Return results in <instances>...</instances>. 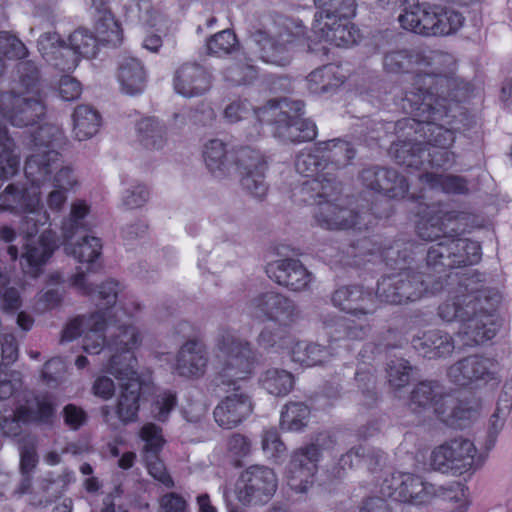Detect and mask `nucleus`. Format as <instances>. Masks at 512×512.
<instances>
[{
    "label": "nucleus",
    "mask_w": 512,
    "mask_h": 512,
    "mask_svg": "<svg viewBox=\"0 0 512 512\" xmlns=\"http://www.w3.org/2000/svg\"><path fill=\"white\" fill-rule=\"evenodd\" d=\"M512 406V396L507 392L500 394L496 409L489 420V437L495 438L503 429L506 419L510 414Z\"/></svg>",
    "instance_id": "54"
},
{
    "label": "nucleus",
    "mask_w": 512,
    "mask_h": 512,
    "mask_svg": "<svg viewBox=\"0 0 512 512\" xmlns=\"http://www.w3.org/2000/svg\"><path fill=\"white\" fill-rule=\"evenodd\" d=\"M380 492L395 501L413 505L426 503L433 495L432 486L411 473H397L385 478Z\"/></svg>",
    "instance_id": "19"
},
{
    "label": "nucleus",
    "mask_w": 512,
    "mask_h": 512,
    "mask_svg": "<svg viewBox=\"0 0 512 512\" xmlns=\"http://www.w3.org/2000/svg\"><path fill=\"white\" fill-rule=\"evenodd\" d=\"M332 356L328 347L307 341H298L292 347L291 357L294 362L305 366L323 364Z\"/></svg>",
    "instance_id": "41"
},
{
    "label": "nucleus",
    "mask_w": 512,
    "mask_h": 512,
    "mask_svg": "<svg viewBox=\"0 0 512 512\" xmlns=\"http://www.w3.org/2000/svg\"><path fill=\"white\" fill-rule=\"evenodd\" d=\"M320 152H309L302 151L299 153L295 160L296 171L308 178H311L303 182L301 186V194L303 198L310 197H323L331 195L330 192L337 190V181L335 177L330 176V172L327 169H323L325 166V160L323 154Z\"/></svg>",
    "instance_id": "15"
},
{
    "label": "nucleus",
    "mask_w": 512,
    "mask_h": 512,
    "mask_svg": "<svg viewBox=\"0 0 512 512\" xmlns=\"http://www.w3.org/2000/svg\"><path fill=\"white\" fill-rule=\"evenodd\" d=\"M340 192V184L337 182V190L330 192L331 195L323 197H315L311 199L309 196L303 198L304 201L310 204H317L318 207L314 212L316 223L328 230L348 229L358 226L359 229L366 227V223L361 222L362 216L357 214L352 209L344 207L338 203L341 201L339 198H333Z\"/></svg>",
    "instance_id": "17"
},
{
    "label": "nucleus",
    "mask_w": 512,
    "mask_h": 512,
    "mask_svg": "<svg viewBox=\"0 0 512 512\" xmlns=\"http://www.w3.org/2000/svg\"><path fill=\"white\" fill-rule=\"evenodd\" d=\"M116 79L123 94L135 96L144 92L148 73L139 59L123 57L118 63Z\"/></svg>",
    "instance_id": "30"
},
{
    "label": "nucleus",
    "mask_w": 512,
    "mask_h": 512,
    "mask_svg": "<svg viewBox=\"0 0 512 512\" xmlns=\"http://www.w3.org/2000/svg\"><path fill=\"white\" fill-rule=\"evenodd\" d=\"M237 46V39L235 34L229 30H223L211 38H209L206 42V48L209 54L222 56L228 55L234 51Z\"/></svg>",
    "instance_id": "55"
},
{
    "label": "nucleus",
    "mask_w": 512,
    "mask_h": 512,
    "mask_svg": "<svg viewBox=\"0 0 512 512\" xmlns=\"http://www.w3.org/2000/svg\"><path fill=\"white\" fill-rule=\"evenodd\" d=\"M279 327H265L257 337V343L263 348H284L289 344V333Z\"/></svg>",
    "instance_id": "57"
},
{
    "label": "nucleus",
    "mask_w": 512,
    "mask_h": 512,
    "mask_svg": "<svg viewBox=\"0 0 512 512\" xmlns=\"http://www.w3.org/2000/svg\"><path fill=\"white\" fill-rule=\"evenodd\" d=\"M443 497L453 501L457 504L456 511L457 512H465L468 505V493L467 488L461 484L460 482H453L442 488Z\"/></svg>",
    "instance_id": "64"
},
{
    "label": "nucleus",
    "mask_w": 512,
    "mask_h": 512,
    "mask_svg": "<svg viewBox=\"0 0 512 512\" xmlns=\"http://www.w3.org/2000/svg\"><path fill=\"white\" fill-rule=\"evenodd\" d=\"M443 289L442 276L432 280V275L424 279L423 273L404 270L383 277L377 284V297L386 303L404 304L420 299L425 292L437 293Z\"/></svg>",
    "instance_id": "9"
},
{
    "label": "nucleus",
    "mask_w": 512,
    "mask_h": 512,
    "mask_svg": "<svg viewBox=\"0 0 512 512\" xmlns=\"http://www.w3.org/2000/svg\"><path fill=\"white\" fill-rule=\"evenodd\" d=\"M309 407L302 402H289L281 412L280 425L288 431H301L308 422Z\"/></svg>",
    "instance_id": "47"
},
{
    "label": "nucleus",
    "mask_w": 512,
    "mask_h": 512,
    "mask_svg": "<svg viewBox=\"0 0 512 512\" xmlns=\"http://www.w3.org/2000/svg\"><path fill=\"white\" fill-rule=\"evenodd\" d=\"M317 152L324 156L325 166L333 176V171L346 167L355 156V150L350 143L341 139L319 142Z\"/></svg>",
    "instance_id": "36"
},
{
    "label": "nucleus",
    "mask_w": 512,
    "mask_h": 512,
    "mask_svg": "<svg viewBox=\"0 0 512 512\" xmlns=\"http://www.w3.org/2000/svg\"><path fill=\"white\" fill-rule=\"evenodd\" d=\"M261 444L264 453L270 458H278L286 450L278 431L274 428L263 431Z\"/></svg>",
    "instance_id": "62"
},
{
    "label": "nucleus",
    "mask_w": 512,
    "mask_h": 512,
    "mask_svg": "<svg viewBox=\"0 0 512 512\" xmlns=\"http://www.w3.org/2000/svg\"><path fill=\"white\" fill-rule=\"evenodd\" d=\"M319 11L315 18H351L356 12L355 0H314Z\"/></svg>",
    "instance_id": "51"
},
{
    "label": "nucleus",
    "mask_w": 512,
    "mask_h": 512,
    "mask_svg": "<svg viewBox=\"0 0 512 512\" xmlns=\"http://www.w3.org/2000/svg\"><path fill=\"white\" fill-rule=\"evenodd\" d=\"M90 205L84 200H76L71 204L69 216L62 223V236L75 237L80 230L87 227Z\"/></svg>",
    "instance_id": "46"
},
{
    "label": "nucleus",
    "mask_w": 512,
    "mask_h": 512,
    "mask_svg": "<svg viewBox=\"0 0 512 512\" xmlns=\"http://www.w3.org/2000/svg\"><path fill=\"white\" fill-rule=\"evenodd\" d=\"M266 273L271 280L291 291L306 290L313 281V275L300 260L294 258L278 259L268 263Z\"/></svg>",
    "instance_id": "24"
},
{
    "label": "nucleus",
    "mask_w": 512,
    "mask_h": 512,
    "mask_svg": "<svg viewBox=\"0 0 512 512\" xmlns=\"http://www.w3.org/2000/svg\"><path fill=\"white\" fill-rule=\"evenodd\" d=\"M75 237H63L64 251L80 264L86 265L88 271H93L101 256V240L95 236L85 235L74 241Z\"/></svg>",
    "instance_id": "33"
},
{
    "label": "nucleus",
    "mask_w": 512,
    "mask_h": 512,
    "mask_svg": "<svg viewBox=\"0 0 512 512\" xmlns=\"http://www.w3.org/2000/svg\"><path fill=\"white\" fill-rule=\"evenodd\" d=\"M498 363L492 358L478 355L463 358L448 369L449 379L457 385L466 386L476 381L488 382L495 380Z\"/></svg>",
    "instance_id": "22"
},
{
    "label": "nucleus",
    "mask_w": 512,
    "mask_h": 512,
    "mask_svg": "<svg viewBox=\"0 0 512 512\" xmlns=\"http://www.w3.org/2000/svg\"><path fill=\"white\" fill-rule=\"evenodd\" d=\"M398 19L404 29L423 36L450 35L464 22L459 12L430 3L412 5Z\"/></svg>",
    "instance_id": "8"
},
{
    "label": "nucleus",
    "mask_w": 512,
    "mask_h": 512,
    "mask_svg": "<svg viewBox=\"0 0 512 512\" xmlns=\"http://www.w3.org/2000/svg\"><path fill=\"white\" fill-rule=\"evenodd\" d=\"M344 78L338 66L329 64L312 71L307 77V85L313 94L329 93L340 87Z\"/></svg>",
    "instance_id": "38"
},
{
    "label": "nucleus",
    "mask_w": 512,
    "mask_h": 512,
    "mask_svg": "<svg viewBox=\"0 0 512 512\" xmlns=\"http://www.w3.org/2000/svg\"><path fill=\"white\" fill-rule=\"evenodd\" d=\"M412 367L405 359H395L390 361L387 368L389 385L398 390L406 386L411 377Z\"/></svg>",
    "instance_id": "56"
},
{
    "label": "nucleus",
    "mask_w": 512,
    "mask_h": 512,
    "mask_svg": "<svg viewBox=\"0 0 512 512\" xmlns=\"http://www.w3.org/2000/svg\"><path fill=\"white\" fill-rule=\"evenodd\" d=\"M127 17L131 21H138L143 30H150L158 24V13L154 10L150 0H137L127 8Z\"/></svg>",
    "instance_id": "52"
},
{
    "label": "nucleus",
    "mask_w": 512,
    "mask_h": 512,
    "mask_svg": "<svg viewBox=\"0 0 512 512\" xmlns=\"http://www.w3.org/2000/svg\"><path fill=\"white\" fill-rule=\"evenodd\" d=\"M141 439L144 441L143 458L149 474L156 480L160 479V435L158 427L154 424L143 426Z\"/></svg>",
    "instance_id": "39"
},
{
    "label": "nucleus",
    "mask_w": 512,
    "mask_h": 512,
    "mask_svg": "<svg viewBox=\"0 0 512 512\" xmlns=\"http://www.w3.org/2000/svg\"><path fill=\"white\" fill-rule=\"evenodd\" d=\"M300 317V310L294 300L288 296L278 293L272 310L268 316L269 321L277 323L279 326H291Z\"/></svg>",
    "instance_id": "45"
},
{
    "label": "nucleus",
    "mask_w": 512,
    "mask_h": 512,
    "mask_svg": "<svg viewBox=\"0 0 512 512\" xmlns=\"http://www.w3.org/2000/svg\"><path fill=\"white\" fill-rule=\"evenodd\" d=\"M64 47H67V44L60 39L57 33H44L38 40V50L43 59L62 71H65L62 66L66 59Z\"/></svg>",
    "instance_id": "42"
},
{
    "label": "nucleus",
    "mask_w": 512,
    "mask_h": 512,
    "mask_svg": "<svg viewBox=\"0 0 512 512\" xmlns=\"http://www.w3.org/2000/svg\"><path fill=\"white\" fill-rule=\"evenodd\" d=\"M420 83L429 84V88L435 90L422 93V87L419 86L405 93L402 107L413 116L408 122L411 127L417 125L416 132L423 134L426 140L424 143L450 146L454 142V132L436 121L448 116V97L451 96L454 80L450 76L426 75L417 77L416 84Z\"/></svg>",
    "instance_id": "4"
},
{
    "label": "nucleus",
    "mask_w": 512,
    "mask_h": 512,
    "mask_svg": "<svg viewBox=\"0 0 512 512\" xmlns=\"http://www.w3.org/2000/svg\"><path fill=\"white\" fill-rule=\"evenodd\" d=\"M318 449L307 445L297 449L286 469L288 485L297 492H306L317 470Z\"/></svg>",
    "instance_id": "25"
},
{
    "label": "nucleus",
    "mask_w": 512,
    "mask_h": 512,
    "mask_svg": "<svg viewBox=\"0 0 512 512\" xmlns=\"http://www.w3.org/2000/svg\"><path fill=\"white\" fill-rule=\"evenodd\" d=\"M119 283L114 280L99 286L97 294L101 301L94 313L88 317H80L70 321L62 334V342L71 341L77 336L82 337V347L89 354H98L105 343L104 331L111 330V342L108 344L112 352L105 367L107 371L114 355H118V367H124L126 351L132 352L139 343V334L129 323L131 312L116 303Z\"/></svg>",
    "instance_id": "2"
},
{
    "label": "nucleus",
    "mask_w": 512,
    "mask_h": 512,
    "mask_svg": "<svg viewBox=\"0 0 512 512\" xmlns=\"http://www.w3.org/2000/svg\"><path fill=\"white\" fill-rule=\"evenodd\" d=\"M457 217L456 211H449L441 204L427 206L418 221L417 234L425 241H441L445 236H451L447 232V224Z\"/></svg>",
    "instance_id": "29"
},
{
    "label": "nucleus",
    "mask_w": 512,
    "mask_h": 512,
    "mask_svg": "<svg viewBox=\"0 0 512 512\" xmlns=\"http://www.w3.org/2000/svg\"><path fill=\"white\" fill-rule=\"evenodd\" d=\"M257 71L252 63L234 64L227 68L225 77L236 85L247 84L256 77Z\"/></svg>",
    "instance_id": "63"
},
{
    "label": "nucleus",
    "mask_w": 512,
    "mask_h": 512,
    "mask_svg": "<svg viewBox=\"0 0 512 512\" xmlns=\"http://www.w3.org/2000/svg\"><path fill=\"white\" fill-rule=\"evenodd\" d=\"M19 79L11 92L0 95V114L11 125H34L46 113L43 86L36 66L25 61L18 64Z\"/></svg>",
    "instance_id": "5"
},
{
    "label": "nucleus",
    "mask_w": 512,
    "mask_h": 512,
    "mask_svg": "<svg viewBox=\"0 0 512 512\" xmlns=\"http://www.w3.org/2000/svg\"><path fill=\"white\" fill-rule=\"evenodd\" d=\"M452 63L453 58L450 54L430 50L415 54H408L406 51H395L388 53L384 58V67L389 72L405 71L412 66L418 68L419 72L413 77L412 87L407 92L419 86L422 87V93L434 91L435 89L429 88V84H416L417 77L426 75L434 77L448 76L444 72Z\"/></svg>",
    "instance_id": "11"
},
{
    "label": "nucleus",
    "mask_w": 512,
    "mask_h": 512,
    "mask_svg": "<svg viewBox=\"0 0 512 512\" xmlns=\"http://www.w3.org/2000/svg\"><path fill=\"white\" fill-rule=\"evenodd\" d=\"M305 39L301 22L279 16L251 34V53L265 63L286 66L293 58V46Z\"/></svg>",
    "instance_id": "7"
},
{
    "label": "nucleus",
    "mask_w": 512,
    "mask_h": 512,
    "mask_svg": "<svg viewBox=\"0 0 512 512\" xmlns=\"http://www.w3.org/2000/svg\"><path fill=\"white\" fill-rule=\"evenodd\" d=\"M481 257V246L478 242L451 235L429 247L426 264L428 269L440 274L447 269L475 265Z\"/></svg>",
    "instance_id": "10"
},
{
    "label": "nucleus",
    "mask_w": 512,
    "mask_h": 512,
    "mask_svg": "<svg viewBox=\"0 0 512 512\" xmlns=\"http://www.w3.org/2000/svg\"><path fill=\"white\" fill-rule=\"evenodd\" d=\"M281 111L277 115L276 133L285 141L298 143L311 141L316 137V125L301 117L304 104L301 101L289 103L284 100L280 104Z\"/></svg>",
    "instance_id": "20"
},
{
    "label": "nucleus",
    "mask_w": 512,
    "mask_h": 512,
    "mask_svg": "<svg viewBox=\"0 0 512 512\" xmlns=\"http://www.w3.org/2000/svg\"><path fill=\"white\" fill-rule=\"evenodd\" d=\"M0 52L9 59H22L27 55L25 45L7 32H0Z\"/></svg>",
    "instance_id": "60"
},
{
    "label": "nucleus",
    "mask_w": 512,
    "mask_h": 512,
    "mask_svg": "<svg viewBox=\"0 0 512 512\" xmlns=\"http://www.w3.org/2000/svg\"><path fill=\"white\" fill-rule=\"evenodd\" d=\"M124 367H118V355H114L107 372L119 381L121 392L117 399L116 413L123 423L133 422L139 410L141 383L135 370L134 353L126 351Z\"/></svg>",
    "instance_id": "12"
},
{
    "label": "nucleus",
    "mask_w": 512,
    "mask_h": 512,
    "mask_svg": "<svg viewBox=\"0 0 512 512\" xmlns=\"http://www.w3.org/2000/svg\"><path fill=\"white\" fill-rule=\"evenodd\" d=\"M54 405L48 395L34 396L15 410L0 412V431L7 436H17L22 424L48 423L54 415Z\"/></svg>",
    "instance_id": "16"
},
{
    "label": "nucleus",
    "mask_w": 512,
    "mask_h": 512,
    "mask_svg": "<svg viewBox=\"0 0 512 512\" xmlns=\"http://www.w3.org/2000/svg\"><path fill=\"white\" fill-rule=\"evenodd\" d=\"M278 292L266 291L252 297L247 304L248 314L255 319L267 320L275 305Z\"/></svg>",
    "instance_id": "53"
},
{
    "label": "nucleus",
    "mask_w": 512,
    "mask_h": 512,
    "mask_svg": "<svg viewBox=\"0 0 512 512\" xmlns=\"http://www.w3.org/2000/svg\"><path fill=\"white\" fill-rule=\"evenodd\" d=\"M448 147L422 142L414 144L402 142L393 145V150L399 164L419 169L425 163L432 167H444L452 163L454 157L448 151Z\"/></svg>",
    "instance_id": "21"
},
{
    "label": "nucleus",
    "mask_w": 512,
    "mask_h": 512,
    "mask_svg": "<svg viewBox=\"0 0 512 512\" xmlns=\"http://www.w3.org/2000/svg\"><path fill=\"white\" fill-rule=\"evenodd\" d=\"M260 384L271 395L285 396L294 386V377L285 369L272 367L262 373Z\"/></svg>",
    "instance_id": "43"
},
{
    "label": "nucleus",
    "mask_w": 512,
    "mask_h": 512,
    "mask_svg": "<svg viewBox=\"0 0 512 512\" xmlns=\"http://www.w3.org/2000/svg\"><path fill=\"white\" fill-rule=\"evenodd\" d=\"M376 298L377 294L373 295L363 287L354 285L337 289L332 296V302L341 310L361 319L375 311Z\"/></svg>",
    "instance_id": "27"
},
{
    "label": "nucleus",
    "mask_w": 512,
    "mask_h": 512,
    "mask_svg": "<svg viewBox=\"0 0 512 512\" xmlns=\"http://www.w3.org/2000/svg\"><path fill=\"white\" fill-rule=\"evenodd\" d=\"M350 18H315L313 31L320 39L336 47H348L357 42L358 30L349 21Z\"/></svg>",
    "instance_id": "28"
},
{
    "label": "nucleus",
    "mask_w": 512,
    "mask_h": 512,
    "mask_svg": "<svg viewBox=\"0 0 512 512\" xmlns=\"http://www.w3.org/2000/svg\"><path fill=\"white\" fill-rule=\"evenodd\" d=\"M277 486V476L271 468L252 465L238 478L235 494L244 506L265 505L274 496Z\"/></svg>",
    "instance_id": "14"
},
{
    "label": "nucleus",
    "mask_w": 512,
    "mask_h": 512,
    "mask_svg": "<svg viewBox=\"0 0 512 512\" xmlns=\"http://www.w3.org/2000/svg\"><path fill=\"white\" fill-rule=\"evenodd\" d=\"M226 449L232 458L240 460L250 455L252 445L245 435L233 433L227 439Z\"/></svg>",
    "instance_id": "61"
},
{
    "label": "nucleus",
    "mask_w": 512,
    "mask_h": 512,
    "mask_svg": "<svg viewBox=\"0 0 512 512\" xmlns=\"http://www.w3.org/2000/svg\"><path fill=\"white\" fill-rule=\"evenodd\" d=\"M477 454L478 450L471 440L455 438L433 449L431 466L441 473L461 475L481 465Z\"/></svg>",
    "instance_id": "13"
},
{
    "label": "nucleus",
    "mask_w": 512,
    "mask_h": 512,
    "mask_svg": "<svg viewBox=\"0 0 512 512\" xmlns=\"http://www.w3.org/2000/svg\"><path fill=\"white\" fill-rule=\"evenodd\" d=\"M208 366V352L198 341H187L180 349L176 359V371L187 378L204 375Z\"/></svg>",
    "instance_id": "32"
},
{
    "label": "nucleus",
    "mask_w": 512,
    "mask_h": 512,
    "mask_svg": "<svg viewBox=\"0 0 512 512\" xmlns=\"http://www.w3.org/2000/svg\"><path fill=\"white\" fill-rule=\"evenodd\" d=\"M216 357L221 368L216 376L218 386L232 387V391L219 401L213 411L214 420L223 429H233L253 412L250 395L239 382L252 374L254 353L250 342L240 338L235 331L221 329L215 339Z\"/></svg>",
    "instance_id": "3"
},
{
    "label": "nucleus",
    "mask_w": 512,
    "mask_h": 512,
    "mask_svg": "<svg viewBox=\"0 0 512 512\" xmlns=\"http://www.w3.org/2000/svg\"><path fill=\"white\" fill-rule=\"evenodd\" d=\"M98 45L96 37L89 31L85 29L74 31L69 36L67 47H64L66 52L64 70H74L80 57L92 58L96 56Z\"/></svg>",
    "instance_id": "34"
},
{
    "label": "nucleus",
    "mask_w": 512,
    "mask_h": 512,
    "mask_svg": "<svg viewBox=\"0 0 512 512\" xmlns=\"http://www.w3.org/2000/svg\"><path fill=\"white\" fill-rule=\"evenodd\" d=\"M98 43L117 46L122 42V30L110 12L99 15L95 24Z\"/></svg>",
    "instance_id": "48"
},
{
    "label": "nucleus",
    "mask_w": 512,
    "mask_h": 512,
    "mask_svg": "<svg viewBox=\"0 0 512 512\" xmlns=\"http://www.w3.org/2000/svg\"><path fill=\"white\" fill-rule=\"evenodd\" d=\"M232 162L241 177L243 189L256 198H263L267 192L265 181L267 165L262 154L251 147H240L233 150Z\"/></svg>",
    "instance_id": "18"
},
{
    "label": "nucleus",
    "mask_w": 512,
    "mask_h": 512,
    "mask_svg": "<svg viewBox=\"0 0 512 512\" xmlns=\"http://www.w3.org/2000/svg\"><path fill=\"white\" fill-rule=\"evenodd\" d=\"M212 84L211 72L197 62L183 63L173 79L174 90L184 98L201 97L210 91Z\"/></svg>",
    "instance_id": "23"
},
{
    "label": "nucleus",
    "mask_w": 512,
    "mask_h": 512,
    "mask_svg": "<svg viewBox=\"0 0 512 512\" xmlns=\"http://www.w3.org/2000/svg\"><path fill=\"white\" fill-rule=\"evenodd\" d=\"M327 334L334 341L344 338L349 339H362L367 334V327L360 325L357 326L353 321L347 319H330L324 321Z\"/></svg>",
    "instance_id": "50"
},
{
    "label": "nucleus",
    "mask_w": 512,
    "mask_h": 512,
    "mask_svg": "<svg viewBox=\"0 0 512 512\" xmlns=\"http://www.w3.org/2000/svg\"><path fill=\"white\" fill-rule=\"evenodd\" d=\"M468 285L460 284L454 295L438 308L439 316L447 321L460 322L459 335L467 346L478 345L496 335L493 315L485 309L477 287L464 293Z\"/></svg>",
    "instance_id": "6"
},
{
    "label": "nucleus",
    "mask_w": 512,
    "mask_h": 512,
    "mask_svg": "<svg viewBox=\"0 0 512 512\" xmlns=\"http://www.w3.org/2000/svg\"><path fill=\"white\" fill-rule=\"evenodd\" d=\"M203 157L207 168L215 177L221 178L228 174L232 163V153L228 156L223 141L209 140L204 146Z\"/></svg>",
    "instance_id": "40"
},
{
    "label": "nucleus",
    "mask_w": 512,
    "mask_h": 512,
    "mask_svg": "<svg viewBox=\"0 0 512 512\" xmlns=\"http://www.w3.org/2000/svg\"><path fill=\"white\" fill-rule=\"evenodd\" d=\"M421 183L432 189L448 194H465L468 192L467 181L460 176L424 173L419 176Z\"/></svg>",
    "instance_id": "44"
},
{
    "label": "nucleus",
    "mask_w": 512,
    "mask_h": 512,
    "mask_svg": "<svg viewBox=\"0 0 512 512\" xmlns=\"http://www.w3.org/2000/svg\"><path fill=\"white\" fill-rule=\"evenodd\" d=\"M8 284L7 276L0 273V307L5 312H14L22 306V298L19 290Z\"/></svg>",
    "instance_id": "58"
},
{
    "label": "nucleus",
    "mask_w": 512,
    "mask_h": 512,
    "mask_svg": "<svg viewBox=\"0 0 512 512\" xmlns=\"http://www.w3.org/2000/svg\"><path fill=\"white\" fill-rule=\"evenodd\" d=\"M136 142L141 149L151 152L157 150L159 139V121L157 117H143L135 127Z\"/></svg>",
    "instance_id": "49"
},
{
    "label": "nucleus",
    "mask_w": 512,
    "mask_h": 512,
    "mask_svg": "<svg viewBox=\"0 0 512 512\" xmlns=\"http://www.w3.org/2000/svg\"><path fill=\"white\" fill-rule=\"evenodd\" d=\"M72 132L79 141L95 136L101 126L99 112L90 105H78L72 113Z\"/></svg>",
    "instance_id": "37"
},
{
    "label": "nucleus",
    "mask_w": 512,
    "mask_h": 512,
    "mask_svg": "<svg viewBox=\"0 0 512 512\" xmlns=\"http://www.w3.org/2000/svg\"><path fill=\"white\" fill-rule=\"evenodd\" d=\"M54 481L49 477H43L39 479L35 485H32L31 474L27 473L22 475L21 481L18 487L15 490V493L18 495L31 494L34 495L31 500L37 501L36 496L42 492H46L48 490V486L52 484ZM39 503H42L43 500L39 499Z\"/></svg>",
    "instance_id": "59"
},
{
    "label": "nucleus",
    "mask_w": 512,
    "mask_h": 512,
    "mask_svg": "<svg viewBox=\"0 0 512 512\" xmlns=\"http://www.w3.org/2000/svg\"><path fill=\"white\" fill-rule=\"evenodd\" d=\"M360 178L367 188L382 192L390 198H403L408 192L406 178L393 169L366 168Z\"/></svg>",
    "instance_id": "26"
},
{
    "label": "nucleus",
    "mask_w": 512,
    "mask_h": 512,
    "mask_svg": "<svg viewBox=\"0 0 512 512\" xmlns=\"http://www.w3.org/2000/svg\"><path fill=\"white\" fill-rule=\"evenodd\" d=\"M449 396L443 387L435 381H422L411 392L409 406L415 412L433 409L439 415L446 412L445 405Z\"/></svg>",
    "instance_id": "31"
},
{
    "label": "nucleus",
    "mask_w": 512,
    "mask_h": 512,
    "mask_svg": "<svg viewBox=\"0 0 512 512\" xmlns=\"http://www.w3.org/2000/svg\"><path fill=\"white\" fill-rule=\"evenodd\" d=\"M64 142L63 131L54 124H44L31 135L30 154L24 172L30 185L10 183L0 193V211L23 214L20 234L26 239L21 266L25 274L37 277L42 266L58 247L56 233L40 229L50 224V214L64 207L68 194L78 187L70 166L61 165L56 148Z\"/></svg>",
    "instance_id": "1"
},
{
    "label": "nucleus",
    "mask_w": 512,
    "mask_h": 512,
    "mask_svg": "<svg viewBox=\"0 0 512 512\" xmlns=\"http://www.w3.org/2000/svg\"><path fill=\"white\" fill-rule=\"evenodd\" d=\"M413 347L429 359L446 357L452 354L454 342L451 336L441 330H431L412 339Z\"/></svg>",
    "instance_id": "35"
}]
</instances>
